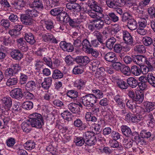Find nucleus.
Returning a JSON list of instances; mask_svg holds the SVG:
<instances>
[{
    "label": "nucleus",
    "instance_id": "obj_1",
    "mask_svg": "<svg viewBox=\"0 0 155 155\" xmlns=\"http://www.w3.org/2000/svg\"><path fill=\"white\" fill-rule=\"evenodd\" d=\"M88 4L90 9L87 10L86 8H83V10L91 18H95L100 6L97 5V3L94 0H88Z\"/></svg>",
    "mask_w": 155,
    "mask_h": 155
},
{
    "label": "nucleus",
    "instance_id": "obj_2",
    "mask_svg": "<svg viewBox=\"0 0 155 155\" xmlns=\"http://www.w3.org/2000/svg\"><path fill=\"white\" fill-rule=\"evenodd\" d=\"M94 96L92 94H87L81 97L80 99L83 104L86 107H89L91 105H93L97 102Z\"/></svg>",
    "mask_w": 155,
    "mask_h": 155
},
{
    "label": "nucleus",
    "instance_id": "obj_3",
    "mask_svg": "<svg viewBox=\"0 0 155 155\" xmlns=\"http://www.w3.org/2000/svg\"><path fill=\"white\" fill-rule=\"evenodd\" d=\"M95 18H103L102 20L104 24L107 25H110L112 21L110 17H109V13L107 14H104L103 13V9L101 7H100L99 10Z\"/></svg>",
    "mask_w": 155,
    "mask_h": 155
},
{
    "label": "nucleus",
    "instance_id": "obj_4",
    "mask_svg": "<svg viewBox=\"0 0 155 155\" xmlns=\"http://www.w3.org/2000/svg\"><path fill=\"white\" fill-rule=\"evenodd\" d=\"M97 64L96 65L94 64V63L93 64V66H95L97 67L98 69L95 73V76L98 78L100 81H104L106 80L107 75L105 74V68L103 67H101L98 68V65H99L100 62L98 61H97Z\"/></svg>",
    "mask_w": 155,
    "mask_h": 155
},
{
    "label": "nucleus",
    "instance_id": "obj_5",
    "mask_svg": "<svg viewBox=\"0 0 155 155\" xmlns=\"http://www.w3.org/2000/svg\"><path fill=\"white\" fill-rule=\"evenodd\" d=\"M10 95L12 98L18 100L21 99L23 96L22 90L19 88L13 89L10 92Z\"/></svg>",
    "mask_w": 155,
    "mask_h": 155
},
{
    "label": "nucleus",
    "instance_id": "obj_6",
    "mask_svg": "<svg viewBox=\"0 0 155 155\" xmlns=\"http://www.w3.org/2000/svg\"><path fill=\"white\" fill-rule=\"evenodd\" d=\"M76 63L81 66H86L90 61V58L87 56H77L75 59Z\"/></svg>",
    "mask_w": 155,
    "mask_h": 155
},
{
    "label": "nucleus",
    "instance_id": "obj_7",
    "mask_svg": "<svg viewBox=\"0 0 155 155\" xmlns=\"http://www.w3.org/2000/svg\"><path fill=\"white\" fill-rule=\"evenodd\" d=\"M66 9L71 11H79L81 10V7L76 3L68 2L66 4Z\"/></svg>",
    "mask_w": 155,
    "mask_h": 155
},
{
    "label": "nucleus",
    "instance_id": "obj_8",
    "mask_svg": "<svg viewBox=\"0 0 155 155\" xmlns=\"http://www.w3.org/2000/svg\"><path fill=\"white\" fill-rule=\"evenodd\" d=\"M130 137L137 143L140 145H143L146 143V141L143 138H140L139 136L138 133L134 132L131 133Z\"/></svg>",
    "mask_w": 155,
    "mask_h": 155
},
{
    "label": "nucleus",
    "instance_id": "obj_9",
    "mask_svg": "<svg viewBox=\"0 0 155 155\" xmlns=\"http://www.w3.org/2000/svg\"><path fill=\"white\" fill-rule=\"evenodd\" d=\"M86 82V80L83 78L78 79L74 81V86L77 89L81 91L85 87Z\"/></svg>",
    "mask_w": 155,
    "mask_h": 155
},
{
    "label": "nucleus",
    "instance_id": "obj_10",
    "mask_svg": "<svg viewBox=\"0 0 155 155\" xmlns=\"http://www.w3.org/2000/svg\"><path fill=\"white\" fill-rule=\"evenodd\" d=\"M60 46L63 51L68 52H72L74 50V47L72 45L65 41H61L60 43Z\"/></svg>",
    "mask_w": 155,
    "mask_h": 155
},
{
    "label": "nucleus",
    "instance_id": "obj_11",
    "mask_svg": "<svg viewBox=\"0 0 155 155\" xmlns=\"http://www.w3.org/2000/svg\"><path fill=\"white\" fill-rule=\"evenodd\" d=\"M123 40L125 43L127 44L131 45L133 43V39L130 33L127 31H123Z\"/></svg>",
    "mask_w": 155,
    "mask_h": 155
},
{
    "label": "nucleus",
    "instance_id": "obj_12",
    "mask_svg": "<svg viewBox=\"0 0 155 155\" xmlns=\"http://www.w3.org/2000/svg\"><path fill=\"white\" fill-rule=\"evenodd\" d=\"M17 46L18 48L23 51H26L28 50L26 43L23 38H20L17 40Z\"/></svg>",
    "mask_w": 155,
    "mask_h": 155
},
{
    "label": "nucleus",
    "instance_id": "obj_13",
    "mask_svg": "<svg viewBox=\"0 0 155 155\" xmlns=\"http://www.w3.org/2000/svg\"><path fill=\"white\" fill-rule=\"evenodd\" d=\"M104 58L107 61L112 63L115 62L117 60L116 54L112 52L107 53L104 56Z\"/></svg>",
    "mask_w": 155,
    "mask_h": 155
},
{
    "label": "nucleus",
    "instance_id": "obj_14",
    "mask_svg": "<svg viewBox=\"0 0 155 155\" xmlns=\"http://www.w3.org/2000/svg\"><path fill=\"white\" fill-rule=\"evenodd\" d=\"M41 22L44 24V25L47 30L51 31L54 28V22L51 19H45L42 20Z\"/></svg>",
    "mask_w": 155,
    "mask_h": 155
},
{
    "label": "nucleus",
    "instance_id": "obj_15",
    "mask_svg": "<svg viewBox=\"0 0 155 155\" xmlns=\"http://www.w3.org/2000/svg\"><path fill=\"white\" fill-rule=\"evenodd\" d=\"M144 111L149 112L155 109V102L145 101L143 103Z\"/></svg>",
    "mask_w": 155,
    "mask_h": 155
},
{
    "label": "nucleus",
    "instance_id": "obj_16",
    "mask_svg": "<svg viewBox=\"0 0 155 155\" xmlns=\"http://www.w3.org/2000/svg\"><path fill=\"white\" fill-rule=\"evenodd\" d=\"M132 57L134 62L139 65L143 63L146 61V58L142 55H134Z\"/></svg>",
    "mask_w": 155,
    "mask_h": 155
},
{
    "label": "nucleus",
    "instance_id": "obj_17",
    "mask_svg": "<svg viewBox=\"0 0 155 155\" xmlns=\"http://www.w3.org/2000/svg\"><path fill=\"white\" fill-rule=\"evenodd\" d=\"M36 87V84L33 81H28L25 85V89L28 91H34Z\"/></svg>",
    "mask_w": 155,
    "mask_h": 155
},
{
    "label": "nucleus",
    "instance_id": "obj_18",
    "mask_svg": "<svg viewBox=\"0 0 155 155\" xmlns=\"http://www.w3.org/2000/svg\"><path fill=\"white\" fill-rule=\"evenodd\" d=\"M114 100L116 103L118 107L121 109L124 108L125 104L123 100L119 95H117L114 97Z\"/></svg>",
    "mask_w": 155,
    "mask_h": 155
},
{
    "label": "nucleus",
    "instance_id": "obj_19",
    "mask_svg": "<svg viewBox=\"0 0 155 155\" xmlns=\"http://www.w3.org/2000/svg\"><path fill=\"white\" fill-rule=\"evenodd\" d=\"M21 20L23 24L26 25H31L33 22V20L32 18L25 15H21Z\"/></svg>",
    "mask_w": 155,
    "mask_h": 155
},
{
    "label": "nucleus",
    "instance_id": "obj_20",
    "mask_svg": "<svg viewBox=\"0 0 155 155\" xmlns=\"http://www.w3.org/2000/svg\"><path fill=\"white\" fill-rule=\"evenodd\" d=\"M82 50L86 53L92 48L91 44L87 39H84L83 40L82 42Z\"/></svg>",
    "mask_w": 155,
    "mask_h": 155
},
{
    "label": "nucleus",
    "instance_id": "obj_21",
    "mask_svg": "<svg viewBox=\"0 0 155 155\" xmlns=\"http://www.w3.org/2000/svg\"><path fill=\"white\" fill-rule=\"evenodd\" d=\"M11 57L15 60H20L23 57V55L18 50L15 49L12 51L11 53Z\"/></svg>",
    "mask_w": 155,
    "mask_h": 155
},
{
    "label": "nucleus",
    "instance_id": "obj_22",
    "mask_svg": "<svg viewBox=\"0 0 155 155\" xmlns=\"http://www.w3.org/2000/svg\"><path fill=\"white\" fill-rule=\"evenodd\" d=\"M30 124L31 126L36 128L40 129L44 125V121H39L36 120H29Z\"/></svg>",
    "mask_w": 155,
    "mask_h": 155
},
{
    "label": "nucleus",
    "instance_id": "obj_23",
    "mask_svg": "<svg viewBox=\"0 0 155 155\" xmlns=\"http://www.w3.org/2000/svg\"><path fill=\"white\" fill-rule=\"evenodd\" d=\"M70 18L69 15L65 12H63L58 16V19L66 23H68Z\"/></svg>",
    "mask_w": 155,
    "mask_h": 155
},
{
    "label": "nucleus",
    "instance_id": "obj_24",
    "mask_svg": "<svg viewBox=\"0 0 155 155\" xmlns=\"http://www.w3.org/2000/svg\"><path fill=\"white\" fill-rule=\"evenodd\" d=\"M52 81V79L51 77L45 78L44 81L41 83L42 87L46 90L48 89L51 85Z\"/></svg>",
    "mask_w": 155,
    "mask_h": 155
},
{
    "label": "nucleus",
    "instance_id": "obj_25",
    "mask_svg": "<svg viewBox=\"0 0 155 155\" xmlns=\"http://www.w3.org/2000/svg\"><path fill=\"white\" fill-rule=\"evenodd\" d=\"M76 103H71L68 104V107L69 110L74 114H76L80 112V108H78Z\"/></svg>",
    "mask_w": 155,
    "mask_h": 155
},
{
    "label": "nucleus",
    "instance_id": "obj_26",
    "mask_svg": "<svg viewBox=\"0 0 155 155\" xmlns=\"http://www.w3.org/2000/svg\"><path fill=\"white\" fill-rule=\"evenodd\" d=\"M25 39L27 42L31 45H33L35 42L34 37L30 32H28L25 34Z\"/></svg>",
    "mask_w": 155,
    "mask_h": 155
},
{
    "label": "nucleus",
    "instance_id": "obj_27",
    "mask_svg": "<svg viewBox=\"0 0 155 155\" xmlns=\"http://www.w3.org/2000/svg\"><path fill=\"white\" fill-rule=\"evenodd\" d=\"M85 118L86 121H91L94 123L97 120V118L94 116L91 112H87L86 113Z\"/></svg>",
    "mask_w": 155,
    "mask_h": 155
},
{
    "label": "nucleus",
    "instance_id": "obj_28",
    "mask_svg": "<svg viewBox=\"0 0 155 155\" xmlns=\"http://www.w3.org/2000/svg\"><path fill=\"white\" fill-rule=\"evenodd\" d=\"M121 131L123 135L126 137H130L131 135V131L129 127L123 125L120 127Z\"/></svg>",
    "mask_w": 155,
    "mask_h": 155
},
{
    "label": "nucleus",
    "instance_id": "obj_29",
    "mask_svg": "<svg viewBox=\"0 0 155 155\" xmlns=\"http://www.w3.org/2000/svg\"><path fill=\"white\" fill-rule=\"evenodd\" d=\"M127 26L130 30H134L137 28V24L134 19H130L128 21Z\"/></svg>",
    "mask_w": 155,
    "mask_h": 155
},
{
    "label": "nucleus",
    "instance_id": "obj_30",
    "mask_svg": "<svg viewBox=\"0 0 155 155\" xmlns=\"http://www.w3.org/2000/svg\"><path fill=\"white\" fill-rule=\"evenodd\" d=\"M127 83L129 86L132 88H135L138 84V82L135 78L130 77L127 78Z\"/></svg>",
    "mask_w": 155,
    "mask_h": 155
},
{
    "label": "nucleus",
    "instance_id": "obj_31",
    "mask_svg": "<svg viewBox=\"0 0 155 155\" xmlns=\"http://www.w3.org/2000/svg\"><path fill=\"white\" fill-rule=\"evenodd\" d=\"M144 99V94L141 92H138L136 94L135 97L133 100L136 104H140L143 101Z\"/></svg>",
    "mask_w": 155,
    "mask_h": 155
},
{
    "label": "nucleus",
    "instance_id": "obj_32",
    "mask_svg": "<svg viewBox=\"0 0 155 155\" xmlns=\"http://www.w3.org/2000/svg\"><path fill=\"white\" fill-rule=\"evenodd\" d=\"M142 69L140 67L133 65L131 68V73L135 76H139L141 74Z\"/></svg>",
    "mask_w": 155,
    "mask_h": 155
},
{
    "label": "nucleus",
    "instance_id": "obj_33",
    "mask_svg": "<svg viewBox=\"0 0 155 155\" xmlns=\"http://www.w3.org/2000/svg\"><path fill=\"white\" fill-rule=\"evenodd\" d=\"M30 6L31 7H35L38 9H43L44 6L41 0H34L32 4Z\"/></svg>",
    "mask_w": 155,
    "mask_h": 155
},
{
    "label": "nucleus",
    "instance_id": "obj_34",
    "mask_svg": "<svg viewBox=\"0 0 155 155\" xmlns=\"http://www.w3.org/2000/svg\"><path fill=\"white\" fill-rule=\"evenodd\" d=\"M64 74L59 70H54L52 73V78L54 79H61L64 76Z\"/></svg>",
    "mask_w": 155,
    "mask_h": 155
},
{
    "label": "nucleus",
    "instance_id": "obj_35",
    "mask_svg": "<svg viewBox=\"0 0 155 155\" xmlns=\"http://www.w3.org/2000/svg\"><path fill=\"white\" fill-rule=\"evenodd\" d=\"M116 41V39L114 37H112L108 38L106 41V47L109 49H112Z\"/></svg>",
    "mask_w": 155,
    "mask_h": 155
},
{
    "label": "nucleus",
    "instance_id": "obj_36",
    "mask_svg": "<svg viewBox=\"0 0 155 155\" xmlns=\"http://www.w3.org/2000/svg\"><path fill=\"white\" fill-rule=\"evenodd\" d=\"M26 15L30 17L34 18L38 16V12L36 10L32 9H28L26 10Z\"/></svg>",
    "mask_w": 155,
    "mask_h": 155
},
{
    "label": "nucleus",
    "instance_id": "obj_37",
    "mask_svg": "<svg viewBox=\"0 0 155 155\" xmlns=\"http://www.w3.org/2000/svg\"><path fill=\"white\" fill-rule=\"evenodd\" d=\"M92 94L94 97V99L97 102V99H100L103 97V94L102 91L98 89L92 90Z\"/></svg>",
    "mask_w": 155,
    "mask_h": 155
},
{
    "label": "nucleus",
    "instance_id": "obj_38",
    "mask_svg": "<svg viewBox=\"0 0 155 155\" xmlns=\"http://www.w3.org/2000/svg\"><path fill=\"white\" fill-rule=\"evenodd\" d=\"M35 143L32 140H28L23 144L25 148L27 150H31L35 147Z\"/></svg>",
    "mask_w": 155,
    "mask_h": 155
},
{
    "label": "nucleus",
    "instance_id": "obj_39",
    "mask_svg": "<svg viewBox=\"0 0 155 155\" xmlns=\"http://www.w3.org/2000/svg\"><path fill=\"white\" fill-rule=\"evenodd\" d=\"M18 81V79L17 77H12L8 79L6 82V85L8 87H11L17 84Z\"/></svg>",
    "mask_w": 155,
    "mask_h": 155
},
{
    "label": "nucleus",
    "instance_id": "obj_40",
    "mask_svg": "<svg viewBox=\"0 0 155 155\" xmlns=\"http://www.w3.org/2000/svg\"><path fill=\"white\" fill-rule=\"evenodd\" d=\"M101 122H100L98 121L97 124L94 123L92 124L91 126L90 127V128H91L92 127L94 128V130L96 131V134H99L101 130Z\"/></svg>",
    "mask_w": 155,
    "mask_h": 155
},
{
    "label": "nucleus",
    "instance_id": "obj_41",
    "mask_svg": "<svg viewBox=\"0 0 155 155\" xmlns=\"http://www.w3.org/2000/svg\"><path fill=\"white\" fill-rule=\"evenodd\" d=\"M29 120H36L39 121H44L43 118L42 116L40 114L35 113L31 114L30 115Z\"/></svg>",
    "mask_w": 155,
    "mask_h": 155
},
{
    "label": "nucleus",
    "instance_id": "obj_42",
    "mask_svg": "<svg viewBox=\"0 0 155 155\" xmlns=\"http://www.w3.org/2000/svg\"><path fill=\"white\" fill-rule=\"evenodd\" d=\"M96 19L94 20V22L95 24L96 28L97 29H100L102 28L104 25L102 19L99 18Z\"/></svg>",
    "mask_w": 155,
    "mask_h": 155
},
{
    "label": "nucleus",
    "instance_id": "obj_43",
    "mask_svg": "<svg viewBox=\"0 0 155 155\" xmlns=\"http://www.w3.org/2000/svg\"><path fill=\"white\" fill-rule=\"evenodd\" d=\"M62 9V8L61 7L53 9L50 11V13L54 16L57 15V18H58V16L63 12Z\"/></svg>",
    "mask_w": 155,
    "mask_h": 155
},
{
    "label": "nucleus",
    "instance_id": "obj_44",
    "mask_svg": "<svg viewBox=\"0 0 155 155\" xmlns=\"http://www.w3.org/2000/svg\"><path fill=\"white\" fill-rule=\"evenodd\" d=\"M147 78L149 83L155 87V77L153 74L149 73L148 74Z\"/></svg>",
    "mask_w": 155,
    "mask_h": 155
},
{
    "label": "nucleus",
    "instance_id": "obj_45",
    "mask_svg": "<svg viewBox=\"0 0 155 155\" xmlns=\"http://www.w3.org/2000/svg\"><path fill=\"white\" fill-rule=\"evenodd\" d=\"M74 142L76 145L78 146H81L85 143L84 140L82 137H75L74 139Z\"/></svg>",
    "mask_w": 155,
    "mask_h": 155
},
{
    "label": "nucleus",
    "instance_id": "obj_46",
    "mask_svg": "<svg viewBox=\"0 0 155 155\" xmlns=\"http://www.w3.org/2000/svg\"><path fill=\"white\" fill-rule=\"evenodd\" d=\"M72 114L68 110L64 111L61 114V115L63 118L68 121H71L72 119Z\"/></svg>",
    "mask_w": 155,
    "mask_h": 155
},
{
    "label": "nucleus",
    "instance_id": "obj_47",
    "mask_svg": "<svg viewBox=\"0 0 155 155\" xmlns=\"http://www.w3.org/2000/svg\"><path fill=\"white\" fill-rule=\"evenodd\" d=\"M118 86L122 90H125L127 88L128 85L127 83L122 80H119L117 82Z\"/></svg>",
    "mask_w": 155,
    "mask_h": 155
},
{
    "label": "nucleus",
    "instance_id": "obj_48",
    "mask_svg": "<svg viewBox=\"0 0 155 155\" xmlns=\"http://www.w3.org/2000/svg\"><path fill=\"white\" fill-rule=\"evenodd\" d=\"M142 42L144 45L148 46L153 44V41L150 37H145L142 39Z\"/></svg>",
    "mask_w": 155,
    "mask_h": 155
},
{
    "label": "nucleus",
    "instance_id": "obj_49",
    "mask_svg": "<svg viewBox=\"0 0 155 155\" xmlns=\"http://www.w3.org/2000/svg\"><path fill=\"white\" fill-rule=\"evenodd\" d=\"M33 104L32 102L27 101L24 102L22 105L23 108L26 110H30L33 107Z\"/></svg>",
    "mask_w": 155,
    "mask_h": 155
},
{
    "label": "nucleus",
    "instance_id": "obj_50",
    "mask_svg": "<svg viewBox=\"0 0 155 155\" xmlns=\"http://www.w3.org/2000/svg\"><path fill=\"white\" fill-rule=\"evenodd\" d=\"M96 134L92 131H87L85 132L83 135V137L85 141L86 140L90 139L92 137L95 136Z\"/></svg>",
    "mask_w": 155,
    "mask_h": 155
},
{
    "label": "nucleus",
    "instance_id": "obj_51",
    "mask_svg": "<svg viewBox=\"0 0 155 155\" xmlns=\"http://www.w3.org/2000/svg\"><path fill=\"white\" fill-rule=\"evenodd\" d=\"M67 96L72 99H74L77 97L78 95V92L74 90L68 91L67 93Z\"/></svg>",
    "mask_w": 155,
    "mask_h": 155
},
{
    "label": "nucleus",
    "instance_id": "obj_52",
    "mask_svg": "<svg viewBox=\"0 0 155 155\" xmlns=\"http://www.w3.org/2000/svg\"><path fill=\"white\" fill-rule=\"evenodd\" d=\"M16 140L14 138L8 137L6 141V145L9 147H13L16 143Z\"/></svg>",
    "mask_w": 155,
    "mask_h": 155
},
{
    "label": "nucleus",
    "instance_id": "obj_53",
    "mask_svg": "<svg viewBox=\"0 0 155 155\" xmlns=\"http://www.w3.org/2000/svg\"><path fill=\"white\" fill-rule=\"evenodd\" d=\"M2 102L5 106L11 107L12 104V100L10 97H5L2 99Z\"/></svg>",
    "mask_w": 155,
    "mask_h": 155
},
{
    "label": "nucleus",
    "instance_id": "obj_54",
    "mask_svg": "<svg viewBox=\"0 0 155 155\" xmlns=\"http://www.w3.org/2000/svg\"><path fill=\"white\" fill-rule=\"evenodd\" d=\"M134 50L139 53H145L146 51L145 47L143 45H138L134 47Z\"/></svg>",
    "mask_w": 155,
    "mask_h": 155
},
{
    "label": "nucleus",
    "instance_id": "obj_55",
    "mask_svg": "<svg viewBox=\"0 0 155 155\" xmlns=\"http://www.w3.org/2000/svg\"><path fill=\"white\" fill-rule=\"evenodd\" d=\"M120 71L125 75L129 76L131 74V68L128 66L123 65Z\"/></svg>",
    "mask_w": 155,
    "mask_h": 155
},
{
    "label": "nucleus",
    "instance_id": "obj_56",
    "mask_svg": "<svg viewBox=\"0 0 155 155\" xmlns=\"http://www.w3.org/2000/svg\"><path fill=\"white\" fill-rule=\"evenodd\" d=\"M109 17H110L112 22H117L119 21V18L118 15L113 12H109Z\"/></svg>",
    "mask_w": 155,
    "mask_h": 155
},
{
    "label": "nucleus",
    "instance_id": "obj_57",
    "mask_svg": "<svg viewBox=\"0 0 155 155\" xmlns=\"http://www.w3.org/2000/svg\"><path fill=\"white\" fill-rule=\"evenodd\" d=\"M21 127L23 131L26 133H29L31 130V126L29 123L23 122L21 125Z\"/></svg>",
    "mask_w": 155,
    "mask_h": 155
},
{
    "label": "nucleus",
    "instance_id": "obj_58",
    "mask_svg": "<svg viewBox=\"0 0 155 155\" xmlns=\"http://www.w3.org/2000/svg\"><path fill=\"white\" fill-rule=\"evenodd\" d=\"M97 141L96 137L94 136L92 137L90 139L86 140L85 141V143L88 146H91L95 144Z\"/></svg>",
    "mask_w": 155,
    "mask_h": 155
},
{
    "label": "nucleus",
    "instance_id": "obj_59",
    "mask_svg": "<svg viewBox=\"0 0 155 155\" xmlns=\"http://www.w3.org/2000/svg\"><path fill=\"white\" fill-rule=\"evenodd\" d=\"M53 37V35L50 33H46L42 36L43 40L46 42H50L51 38Z\"/></svg>",
    "mask_w": 155,
    "mask_h": 155
},
{
    "label": "nucleus",
    "instance_id": "obj_60",
    "mask_svg": "<svg viewBox=\"0 0 155 155\" xmlns=\"http://www.w3.org/2000/svg\"><path fill=\"white\" fill-rule=\"evenodd\" d=\"M47 50L46 48H40L38 49L35 54L39 56H45L47 54Z\"/></svg>",
    "mask_w": 155,
    "mask_h": 155
},
{
    "label": "nucleus",
    "instance_id": "obj_61",
    "mask_svg": "<svg viewBox=\"0 0 155 155\" xmlns=\"http://www.w3.org/2000/svg\"><path fill=\"white\" fill-rule=\"evenodd\" d=\"M91 43L93 47L95 48L100 47L103 43V41L95 39L91 41Z\"/></svg>",
    "mask_w": 155,
    "mask_h": 155
},
{
    "label": "nucleus",
    "instance_id": "obj_62",
    "mask_svg": "<svg viewBox=\"0 0 155 155\" xmlns=\"http://www.w3.org/2000/svg\"><path fill=\"white\" fill-rule=\"evenodd\" d=\"M28 79V76L27 75L23 73H21L19 80V82L21 85L26 84Z\"/></svg>",
    "mask_w": 155,
    "mask_h": 155
},
{
    "label": "nucleus",
    "instance_id": "obj_63",
    "mask_svg": "<svg viewBox=\"0 0 155 155\" xmlns=\"http://www.w3.org/2000/svg\"><path fill=\"white\" fill-rule=\"evenodd\" d=\"M73 73L75 74H79L82 73L84 71L83 68L80 66H75L73 70Z\"/></svg>",
    "mask_w": 155,
    "mask_h": 155
},
{
    "label": "nucleus",
    "instance_id": "obj_64",
    "mask_svg": "<svg viewBox=\"0 0 155 155\" xmlns=\"http://www.w3.org/2000/svg\"><path fill=\"white\" fill-rule=\"evenodd\" d=\"M140 135L142 137L141 138H147L151 136V133L150 131L146 130H143L141 131L140 133Z\"/></svg>",
    "mask_w": 155,
    "mask_h": 155
}]
</instances>
